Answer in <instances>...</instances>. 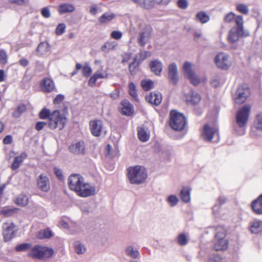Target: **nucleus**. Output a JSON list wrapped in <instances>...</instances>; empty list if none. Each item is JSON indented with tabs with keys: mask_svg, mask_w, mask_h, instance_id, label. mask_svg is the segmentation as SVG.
Returning <instances> with one entry per match:
<instances>
[{
	"mask_svg": "<svg viewBox=\"0 0 262 262\" xmlns=\"http://www.w3.org/2000/svg\"><path fill=\"white\" fill-rule=\"evenodd\" d=\"M41 90L45 93H50L52 92L55 89V84L54 81L50 78H44L40 84Z\"/></svg>",
	"mask_w": 262,
	"mask_h": 262,
	"instance_id": "4be33fe9",
	"label": "nucleus"
},
{
	"mask_svg": "<svg viewBox=\"0 0 262 262\" xmlns=\"http://www.w3.org/2000/svg\"><path fill=\"white\" fill-rule=\"evenodd\" d=\"M48 124V122L39 121L36 124V130L39 131L41 130L43 127Z\"/></svg>",
	"mask_w": 262,
	"mask_h": 262,
	"instance_id": "69168bd1",
	"label": "nucleus"
},
{
	"mask_svg": "<svg viewBox=\"0 0 262 262\" xmlns=\"http://www.w3.org/2000/svg\"><path fill=\"white\" fill-rule=\"evenodd\" d=\"M26 157L27 155L25 153H23L20 156L16 157L11 165V168L13 170L17 169Z\"/></svg>",
	"mask_w": 262,
	"mask_h": 262,
	"instance_id": "c756f323",
	"label": "nucleus"
},
{
	"mask_svg": "<svg viewBox=\"0 0 262 262\" xmlns=\"http://www.w3.org/2000/svg\"><path fill=\"white\" fill-rule=\"evenodd\" d=\"M95 191V186L84 180L76 193L81 197L86 198L94 195Z\"/></svg>",
	"mask_w": 262,
	"mask_h": 262,
	"instance_id": "9b49d317",
	"label": "nucleus"
},
{
	"mask_svg": "<svg viewBox=\"0 0 262 262\" xmlns=\"http://www.w3.org/2000/svg\"><path fill=\"white\" fill-rule=\"evenodd\" d=\"M253 211L257 214H262V194L251 203Z\"/></svg>",
	"mask_w": 262,
	"mask_h": 262,
	"instance_id": "393cba45",
	"label": "nucleus"
},
{
	"mask_svg": "<svg viewBox=\"0 0 262 262\" xmlns=\"http://www.w3.org/2000/svg\"><path fill=\"white\" fill-rule=\"evenodd\" d=\"M90 127L92 135L99 137L102 132L103 122L100 120H92L90 122Z\"/></svg>",
	"mask_w": 262,
	"mask_h": 262,
	"instance_id": "6ab92c4d",
	"label": "nucleus"
},
{
	"mask_svg": "<svg viewBox=\"0 0 262 262\" xmlns=\"http://www.w3.org/2000/svg\"><path fill=\"white\" fill-rule=\"evenodd\" d=\"M49 50V45L48 42H41L38 46L37 51L40 54L43 55L48 52Z\"/></svg>",
	"mask_w": 262,
	"mask_h": 262,
	"instance_id": "e433bc0d",
	"label": "nucleus"
},
{
	"mask_svg": "<svg viewBox=\"0 0 262 262\" xmlns=\"http://www.w3.org/2000/svg\"><path fill=\"white\" fill-rule=\"evenodd\" d=\"M37 187L43 192H48L50 189L49 178L44 174H41L37 179Z\"/></svg>",
	"mask_w": 262,
	"mask_h": 262,
	"instance_id": "a211bd4d",
	"label": "nucleus"
},
{
	"mask_svg": "<svg viewBox=\"0 0 262 262\" xmlns=\"http://www.w3.org/2000/svg\"><path fill=\"white\" fill-rule=\"evenodd\" d=\"M129 94L130 96L136 101H139L138 95L137 94L136 86L133 82H130L128 85Z\"/></svg>",
	"mask_w": 262,
	"mask_h": 262,
	"instance_id": "ea45409f",
	"label": "nucleus"
},
{
	"mask_svg": "<svg viewBox=\"0 0 262 262\" xmlns=\"http://www.w3.org/2000/svg\"><path fill=\"white\" fill-rule=\"evenodd\" d=\"M149 66L151 71L158 76L160 74L163 69L162 63L157 59L151 61Z\"/></svg>",
	"mask_w": 262,
	"mask_h": 262,
	"instance_id": "b1692460",
	"label": "nucleus"
},
{
	"mask_svg": "<svg viewBox=\"0 0 262 262\" xmlns=\"http://www.w3.org/2000/svg\"><path fill=\"white\" fill-rule=\"evenodd\" d=\"M150 55L151 53L149 51H141L140 53L135 55L134 57L135 61H138L139 62L141 63L146 58L150 56Z\"/></svg>",
	"mask_w": 262,
	"mask_h": 262,
	"instance_id": "c9c22d12",
	"label": "nucleus"
},
{
	"mask_svg": "<svg viewBox=\"0 0 262 262\" xmlns=\"http://www.w3.org/2000/svg\"><path fill=\"white\" fill-rule=\"evenodd\" d=\"M237 16H235V14L232 12L227 13L224 18V21L227 23H230L233 20L235 22V18Z\"/></svg>",
	"mask_w": 262,
	"mask_h": 262,
	"instance_id": "de8ad7c7",
	"label": "nucleus"
},
{
	"mask_svg": "<svg viewBox=\"0 0 262 262\" xmlns=\"http://www.w3.org/2000/svg\"><path fill=\"white\" fill-rule=\"evenodd\" d=\"M179 7L182 9H185L188 7V3L187 0H179L177 2Z\"/></svg>",
	"mask_w": 262,
	"mask_h": 262,
	"instance_id": "bf43d9fd",
	"label": "nucleus"
},
{
	"mask_svg": "<svg viewBox=\"0 0 262 262\" xmlns=\"http://www.w3.org/2000/svg\"><path fill=\"white\" fill-rule=\"evenodd\" d=\"M41 14L45 18H49L51 16L50 11L48 7L42 8L41 11Z\"/></svg>",
	"mask_w": 262,
	"mask_h": 262,
	"instance_id": "680f3d73",
	"label": "nucleus"
},
{
	"mask_svg": "<svg viewBox=\"0 0 262 262\" xmlns=\"http://www.w3.org/2000/svg\"><path fill=\"white\" fill-rule=\"evenodd\" d=\"M125 253L127 256L133 258H137L139 256V252L138 250L135 249L132 246H129L126 247L125 249Z\"/></svg>",
	"mask_w": 262,
	"mask_h": 262,
	"instance_id": "f704fd0d",
	"label": "nucleus"
},
{
	"mask_svg": "<svg viewBox=\"0 0 262 262\" xmlns=\"http://www.w3.org/2000/svg\"><path fill=\"white\" fill-rule=\"evenodd\" d=\"M26 110V106L25 104H20L16 108V110L13 113V116L15 118H18L21 114Z\"/></svg>",
	"mask_w": 262,
	"mask_h": 262,
	"instance_id": "c03bdc74",
	"label": "nucleus"
},
{
	"mask_svg": "<svg viewBox=\"0 0 262 262\" xmlns=\"http://www.w3.org/2000/svg\"><path fill=\"white\" fill-rule=\"evenodd\" d=\"M214 62L218 68L223 70H227L232 65L229 55L225 52L218 53L214 58Z\"/></svg>",
	"mask_w": 262,
	"mask_h": 262,
	"instance_id": "1a4fd4ad",
	"label": "nucleus"
},
{
	"mask_svg": "<svg viewBox=\"0 0 262 262\" xmlns=\"http://www.w3.org/2000/svg\"><path fill=\"white\" fill-rule=\"evenodd\" d=\"M167 202L170 204V206L173 207L176 206L179 202V199L176 195H170L167 199Z\"/></svg>",
	"mask_w": 262,
	"mask_h": 262,
	"instance_id": "09e8293b",
	"label": "nucleus"
},
{
	"mask_svg": "<svg viewBox=\"0 0 262 262\" xmlns=\"http://www.w3.org/2000/svg\"><path fill=\"white\" fill-rule=\"evenodd\" d=\"M17 209L16 208H9L4 207L0 211V214L9 216L12 215L14 212L17 211Z\"/></svg>",
	"mask_w": 262,
	"mask_h": 262,
	"instance_id": "37998d69",
	"label": "nucleus"
},
{
	"mask_svg": "<svg viewBox=\"0 0 262 262\" xmlns=\"http://www.w3.org/2000/svg\"><path fill=\"white\" fill-rule=\"evenodd\" d=\"M186 102L190 105L198 104L201 100V97L194 91H190L185 96Z\"/></svg>",
	"mask_w": 262,
	"mask_h": 262,
	"instance_id": "412c9836",
	"label": "nucleus"
},
{
	"mask_svg": "<svg viewBox=\"0 0 262 262\" xmlns=\"http://www.w3.org/2000/svg\"><path fill=\"white\" fill-rule=\"evenodd\" d=\"M162 100V94L160 93L151 92L146 97V100L149 103L155 105H159Z\"/></svg>",
	"mask_w": 262,
	"mask_h": 262,
	"instance_id": "5701e85b",
	"label": "nucleus"
},
{
	"mask_svg": "<svg viewBox=\"0 0 262 262\" xmlns=\"http://www.w3.org/2000/svg\"><path fill=\"white\" fill-rule=\"evenodd\" d=\"M69 148L71 152L75 155H84L85 152V144L83 141L72 143Z\"/></svg>",
	"mask_w": 262,
	"mask_h": 262,
	"instance_id": "aec40b11",
	"label": "nucleus"
},
{
	"mask_svg": "<svg viewBox=\"0 0 262 262\" xmlns=\"http://www.w3.org/2000/svg\"><path fill=\"white\" fill-rule=\"evenodd\" d=\"M54 173L57 176V177L60 180H62L63 179V177L62 175V172L61 170L57 167L54 168Z\"/></svg>",
	"mask_w": 262,
	"mask_h": 262,
	"instance_id": "e2e57ef3",
	"label": "nucleus"
},
{
	"mask_svg": "<svg viewBox=\"0 0 262 262\" xmlns=\"http://www.w3.org/2000/svg\"><path fill=\"white\" fill-rule=\"evenodd\" d=\"M178 242L180 245L184 246L187 244L188 239L184 234H181L178 238Z\"/></svg>",
	"mask_w": 262,
	"mask_h": 262,
	"instance_id": "6e6d98bb",
	"label": "nucleus"
},
{
	"mask_svg": "<svg viewBox=\"0 0 262 262\" xmlns=\"http://www.w3.org/2000/svg\"><path fill=\"white\" fill-rule=\"evenodd\" d=\"M250 94V91L247 85L240 86L236 91L234 97L235 103L242 104L244 103Z\"/></svg>",
	"mask_w": 262,
	"mask_h": 262,
	"instance_id": "4468645a",
	"label": "nucleus"
},
{
	"mask_svg": "<svg viewBox=\"0 0 262 262\" xmlns=\"http://www.w3.org/2000/svg\"><path fill=\"white\" fill-rule=\"evenodd\" d=\"M54 253L52 248L37 245L31 250L28 255L34 258L42 259L51 257Z\"/></svg>",
	"mask_w": 262,
	"mask_h": 262,
	"instance_id": "6e6552de",
	"label": "nucleus"
},
{
	"mask_svg": "<svg viewBox=\"0 0 262 262\" xmlns=\"http://www.w3.org/2000/svg\"><path fill=\"white\" fill-rule=\"evenodd\" d=\"M82 72L84 76L88 77L91 74L92 70L88 64H85L82 68Z\"/></svg>",
	"mask_w": 262,
	"mask_h": 262,
	"instance_id": "603ef678",
	"label": "nucleus"
},
{
	"mask_svg": "<svg viewBox=\"0 0 262 262\" xmlns=\"http://www.w3.org/2000/svg\"><path fill=\"white\" fill-rule=\"evenodd\" d=\"M169 125L171 128L174 130H183L186 125L185 117L183 114L175 111H171Z\"/></svg>",
	"mask_w": 262,
	"mask_h": 262,
	"instance_id": "0eeeda50",
	"label": "nucleus"
},
{
	"mask_svg": "<svg viewBox=\"0 0 262 262\" xmlns=\"http://www.w3.org/2000/svg\"><path fill=\"white\" fill-rule=\"evenodd\" d=\"M167 78L170 83L173 85L178 83L179 77L178 69L176 63L173 62L168 66Z\"/></svg>",
	"mask_w": 262,
	"mask_h": 262,
	"instance_id": "dca6fc26",
	"label": "nucleus"
},
{
	"mask_svg": "<svg viewBox=\"0 0 262 262\" xmlns=\"http://www.w3.org/2000/svg\"><path fill=\"white\" fill-rule=\"evenodd\" d=\"M75 252L78 255L83 254L86 250L85 245L79 241H76L74 243Z\"/></svg>",
	"mask_w": 262,
	"mask_h": 262,
	"instance_id": "2f4dec72",
	"label": "nucleus"
},
{
	"mask_svg": "<svg viewBox=\"0 0 262 262\" xmlns=\"http://www.w3.org/2000/svg\"><path fill=\"white\" fill-rule=\"evenodd\" d=\"M117 45V43L115 41H107L101 47V50L105 53H108L111 50H116Z\"/></svg>",
	"mask_w": 262,
	"mask_h": 262,
	"instance_id": "c85d7f7f",
	"label": "nucleus"
},
{
	"mask_svg": "<svg viewBox=\"0 0 262 262\" xmlns=\"http://www.w3.org/2000/svg\"><path fill=\"white\" fill-rule=\"evenodd\" d=\"M66 25L64 24H60L58 25L56 29L57 35H60L63 34L65 31Z\"/></svg>",
	"mask_w": 262,
	"mask_h": 262,
	"instance_id": "13d9d810",
	"label": "nucleus"
},
{
	"mask_svg": "<svg viewBox=\"0 0 262 262\" xmlns=\"http://www.w3.org/2000/svg\"><path fill=\"white\" fill-rule=\"evenodd\" d=\"M84 179L79 174H72L68 178V184L71 190L77 192Z\"/></svg>",
	"mask_w": 262,
	"mask_h": 262,
	"instance_id": "ddd939ff",
	"label": "nucleus"
},
{
	"mask_svg": "<svg viewBox=\"0 0 262 262\" xmlns=\"http://www.w3.org/2000/svg\"><path fill=\"white\" fill-rule=\"evenodd\" d=\"M64 99V96L61 94H59L56 96L54 100V103H59L63 101Z\"/></svg>",
	"mask_w": 262,
	"mask_h": 262,
	"instance_id": "774afa93",
	"label": "nucleus"
},
{
	"mask_svg": "<svg viewBox=\"0 0 262 262\" xmlns=\"http://www.w3.org/2000/svg\"><path fill=\"white\" fill-rule=\"evenodd\" d=\"M98 8L97 5H93L90 7V13L91 15H95L97 13Z\"/></svg>",
	"mask_w": 262,
	"mask_h": 262,
	"instance_id": "338daca9",
	"label": "nucleus"
},
{
	"mask_svg": "<svg viewBox=\"0 0 262 262\" xmlns=\"http://www.w3.org/2000/svg\"><path fill=\"white\" fill-rule=\"evenodd\" d=\"M3 235L5 242L10 241L15 235V225L12 222H6L3 225Z\"/></svg>",
	"mask_w": 262,
	"mask_h": 262,
	"instance_id": "2eb2a0df",
	"label": "nucleus"
},
{
	"mask_svg": "<svg viewBox=\"0 0 262 262\" xmlns=\"http://www.w3.org/2000/svg\"><path fill=\"white\" fill-rule=\"evenodd\" d=\"M237 10L244 14H247L249 12L248 6L244 4H237L236 5Z\"/></svg>",
	"mask_w": 262,
	"mask_h": 262,
	"instance_id": "49530a36",
	"label": "nucleus"
},
{
	"mask_svg": "<svg viewBox=\"0 0 262 262\" xmlns=\"http://www.w3.org/2000/svg\"><path fill=\"white\" fill-rule=\"evenodd\" d=\"M127 177L131 184H140L146 179L147 172L145 168L141 166L129 167L127 169Z\"/></svg>",
	"mask_w": 262,
	"mask_h": 262,
	"instance_id": "20e7f679",
	"label": "nucleus"
},
{
	"mask_svg": "<svg viewBox=\"0 0 262 262\" xmlns=\"http://www.w3.org/2000/svg\"><path fill=\"white\" fill-rule=\"evenodd\" d=\"M254 126L257 129L262 130V115L257 116Z\"/></svg>",
	"mask_w": 262,
	"mask_h": 262,
	"instance_id": "5fc2aeb1",
	"label": "nucleus"
},
{
	"mask_svg": "<svg viewBox=\"0 0 262 262\" xmlns=\"http://www.w3.org/2000/svg\"><path fill=\"white\" fill-rule=\"evenodd\" d=\"M251 108L249 104H246L241 107L236 114L235 124L241 129V133H238L239 135H243L245 133L244 130L249 119Z\"/></svg>",
	"mask_w": 262,
	"mask_h": 262,
	"instance_id": "39448f33",
	"label": "nucleus"
},
{
	"mask_svg": "<svg viewBox=\"0 0 262 262\" xmlns=\"http://www.w3.org/2000/svg\"><path fill=\"white\" fill-rule=\"evenodd\" d=\"M111 36L115 39H120L122 37V33L119 31H113L111 34Z\"/></svg>",
	"mask_w": 262,
	"mask_h": 262,
	"instance_id": "052dcab7",
	"label": "nucleus"
},
{
	"mask_svg": "<svg viewBox=\"0 0 262 262\" xmlns=\"http://www.w3.org/2000/svg\"><path fill=\"white\" fill-rule=\"evenodd\" d=\"M36 236L39 239L48 238L52 236V232L47 229L38 232Z\"/></svg>",
	"mask_w": 262,
	"mask_h": 262,
	"instance_id": "58836bf2",
	"label": "nucleus"
},
{
	"mask_svg": "<svg viewBox=\"0 0 262 262\" xmlns=\"http://www.w3.org/2000/svg\"><path fill=\"white\" fill-rule=\"evenodd\" d=\"M251 231L253 233L257 234L262 231V221H255L250 226Z\"/></svg>",
	"mask_w": 262,
	"mask_h": 262,
	"instance_id": "473e14b6",
	"label": "nucleus"
},
{
	"mask_svg": "<svg viewBox=\"0 0 262 262\" xmlns=\"http://www.w3.org/2000/svg\"><path fill=\"white\" fill-rule=\"evenodd\" d=\"M190 191L188 187H183L180 191V197L184 203H188L190 201Z\"/></svg>",
	"mask_w": 262,
	"mask_h": 262,
	"instance_id": "cd10ccee",
	"label": "nucleus"
},
{
	"mask_svg": "<svg viewBox=\"0 0 262 262\" xmlns=\"http://www.w3.org/2000/svg\"><path fill=\"white\" fill-rule=\"evenodd\" d=\"M225 236L226 235L223 229L218 231L216 234V241L214 245V248L216 251L224 250L227 248L228 242L225 238Z\"/></svg>",
	"mask_w": 262,
	"mask_h": 262,
	"instance_id": "f8f14e48",
	"label": "nucleus"
},
{
	"mask_svg": "<svg viewBox=\"0 0 262 262\" xmlns=\"http://www.w3.org/2000/svg\"><path fill=\"white\" fill-rule=\"evenodd\" d=\"M196 18L202 24L207 23L210 19L209 16L204 11L199 12L196 14Z\"/></svg>",
	"mask_w": 262,
	"mask_h": 262,
	"instance_id": "4c0bfd02",
	"label": "nucleus"
},
{
	"mask_svg": "<svg viewBox=\"0 0 262 262\" xmlns=\"http://www.w3.org/2000/svg\"><path fill=\"white\" fill-rule=\"evenodd\" d=\"M7 54L5 50H0V63L5 64L7 62Z\"/></svg>",
	"mask_w": 262,
	"mask_h": 262,
	"instance_id": "864d4df0",
	"label": "nucleus"
},
{
	"mask_svg": "<svg viewBox=\"0 0 262 262\" xmlns=\"http://www.w3.org/2000/svg\"><path fill=\"white\" fill-rule=\"evenodd\" d=\"M222 259L219 255H213L210 257L208 262H222Z\"/></svg>",
	"mask_w": 262,
	"mask_h": 262,
	"instance_id": "0e129e2a",
	"label": "nucleus"
},
{
	"mask_svg": "<svg viewBox=\"0 0 262 262\" xmlns=\"http://www.w3.org/2000/svg\"><path fill=\"white\" fill-rule=\"evenodd\" d=\"M192 64L189 62L186 61L183 64V71L184 76L187 78L194 86L198 85L201 82H205L206 78H201L192 69Z\"/></svg>",
	"mask_w": 262,
	"mask_h": 262,
	"instance_id": "423d86ee",
	"label": "nucleus"
},
{
	"mask_svg": "<svg viewBox=\"0 0 262 262\" xmlns=\"http://www.w3.org/2000/svg\"><path fill=\"white\" fill-rule=\"evenodd\" d=\"M75 10V8L73 4L70 3L61 4L58 8L59 13L62 14L67 13H72Z\"/></svg>",
	"mask_w": 262,
	"mask_h": 262,
	"instance_id": "a878e982",
	"label": "nucleus"
},
{
	"mask_svg": "<svg viewBox=\"0 0 262 262\" xmlns=\"http://www.w3.org/2000/svg\"><path fill=\"white\" fill-rule=\"evenodd\" d=\"M137 24L139 29L137 42L140 46L144 47L149 41L153 29L150 25L143 20H137Z\"/></svg>",
	"mask_w": 262,
	"mask_h": 262,
	"instance_id": "f03ea898",
	"label": "nucleus"
},
{
	"mask_svg": "<svg viewBox=\"0 0 262 262\" xmlns=\"http://www.w3.org/2000/svg\"><path fill=\"white\" fill-rule=\"evenodd\" d=\"M235 24L236 27H233L230 30L227 37V40L233 49H236L238 48L237 42L239 37L248 35V33L244 30V20L242 15H237L235 18Z\"/></svg>",
	"mask_w": 262,
	"mask_h": 262,
	"instance_id": "f257e3e1",
	"label": "nucleus"
},
{
	"mask_svg": "<svg viewBox=\"0 0 262 262\" xmlns=\"http://www.w3.org/2000/svg\"><path fill=\"white\" fill-rule=\"evenodd\" d=\"M51 113L50 112V111L47 108H43L42 109L40 113H39V117L42 119H48V120H50V115H51Z\"/></svg>",
	"mask_w": 262,
	"mask_h": 262,
	"instance_id": "8fccbe9b",
	"label": "nucleus"
},
{
	"mask_svg": "<svg viewBox=\"0 0 262 262\" xmlns=\"http://www.w3.org/2000/svg\"><path fill=\"white\" fill-rule=\"evenodd\" d=\"M226 202V198L224 196H220L217 199V203L219 204V205L215 204L212 208L213 213L215 214H218L220 205L224 204Z\"/></svg>",
	"mask_w": 262,
	"mask_h": 262,
	"instance_id": "a19ab883",
	"label": "nucleus"
},
{
	"mask_svg": "<svg viewBox=\"0 0 262 262\" xmlns=\"http://www.w3.org/2000/svg\"><path fill=\"white\" fill-rule=\"evenodd\" d=\"M114 17V15L110 12H107L103 14L99 19L101 23H106L111 20Z\"/></svg>",
	"mask_w": 262,
	"mask_h": 262,
	"instance_id": "79ce46f5",
	"label": "nucleus"
},
{
	"mask_svg": "<svg viewBox=\"0 0 262 262\" xmlns=\"http://www.w3.org/2000/svg\"><path fill=\"white\" fill-rule=\"evenodd\" d=\"M29 197L25 194H20L19 195L15 200V203L22 207L26 206L29 202Z\"/></svg>",
	"mask_w": 262,
	"mask_h": 262,
	"instance_id": "72a5a7b5",
	"label": "nucleus"
},
{
	"mask_svg": "<svg viewBox=\"0 0 262 262\" xmlns=\"http://www.w3.org/2000/svg\"><path fill=\"white\" fill-rule=\"evenodd\" d=\"M31 247L30 244L24 243L17 246L15 249L17 251H23L29 249Z\"/></svg>",
	"mask_w": 262,
	"mask_h": 262,
	"instance_id": "4d7b16f0",
	"label": "nucleus"
},
{
	"mask_svg": "<svg viewBox=\"0 0 262 262\" xmlns=\"http://www.w3.org/2000/svg\"><path fill=\"white\" fill-rule=\"evenodd\" d=\"M67 110L66 109L62 113L59 110H55L52 112L50 120H48L49 127L52 129L58 128L62 130L65 126L67 122Z\"/></svg>",
	"mask_w": 262,
	"mask_h": 262,
	"instance_id": "7ed1b4c3",
	"label": "nucleus"
},
{
	"mask_svg": "<svg viewBox=\"0 0 262 262\" xmlns=\"http://www.w3.org/2000/svg\"><path fill=\"white\" fill-rule=\"evenodd\" d=\"M138 136L139 139L142 142H146L149 138V133L145 129L139 128L138 130Z\"/></svg>",
	"mask_w": 262,
	"mask_h": 262,
	"instance_id": "7c9ffc66",
	"label": "nucleus"
},
{
	"mask_svg": "<svg viewBox=\"0 0 262 262\" xmlns=\"http://www.w3.org/2000/svg\"><path fill=\"white\" fill-rule=\"evenodd\" d=\"M108 74L107 71L103 70L102 67L100 70H98L89 79L88 84L94 87L98 79H106L108 78Z\"/></svg>",
	"mask_w": 262,
	"mask_h": 262,
	"instance_id": "f3484780",
	"label": "nucleus"
},
{
	"mask_svg": "<svg viewBox=\"0 0 262 262\" xmlns=\"http://www.w3.org/2000/svg\"><path fill=\"white\" fill-rule=\"evenodd\" d=\"M121 113L123 115L126 116H130L133 114L134 109L133 105L126 100H124L122 102Z\"/></svg>",
	"mask_w": 262,
	"mask_h": 262,
	"instance_id": "bb28decb",
	"label": "nucleus"
},
{
	"mask_svg": "<svg viewBox=\"0 0 262 262\" xmlns=\"http://www.w3.org/2000/svg\"><path fill=\"white\" fill-rule=\"evenodd\" d=\"M141 85L145 91H148L153 86V82L151 80H142Z\"/></svg>",
	"mask_w": 262,
	"mask_h": 262,
	"instance_id": "3c124183",
	"label": "nucleus"
},
{
	"mask_svg": "<svg viewBox=\"0 0 262 262\" xmlns=\"http://www.w3.org/2000/svg\"><path fill=\"white\" fill-rule=\"evenodd\" d=\"M140 63L139 61H135L134 58V61L129 66V71L130 74L135 75L136 73Z\"/></svg>",
	"mask_w": 262,
	"mask_h": 262,
	"instance_id": "a18cd8bd",
	"label": "nucleus"
},
{
	"mask_svg": "<svg viewBox=\"0 0 262 262\" xmlns=\"http://www.w3.org/2000/svg\"><path fill=\"white\" fill-rule=\"evenodd\" d=\"M201 136L202 138L207 141H211L213 136H216V141H218L219 140V129L215 126L206 124L204 126Z\"/></svg>",
	"mask_w": 262,
	"mask_h": 262,
	"instance_id": "9d476101",
	"label": "nucleus"
}]
</instances>
